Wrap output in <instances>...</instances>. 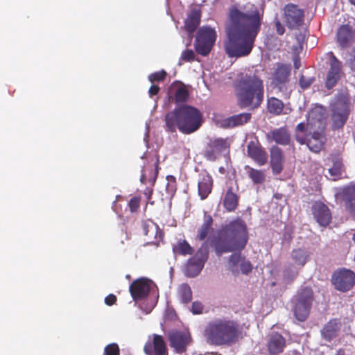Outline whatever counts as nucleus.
I'll return each mask as SVG.
<instances>
[{"label": "nucleus", "instance_id": "1", "mask_svg": "<svg viewBox=\"0 0 355 355\" xmlns=\"http://www.w3.org/2000/svg\"><path fill=\"white\" fill-rule=\"evenodd\" d=\"M261 17L255 8L243 12L234 7L229 12L224 49L229 58L245 57L250 54L260 31Z\"/></svg>", "mask_w": 355, "mask_h": 355}, {"label": "nucleus", "instance_id": "2", "mask_svg": "<svg viewBox=\"0 0 355 355\" xmlns=\"http://www.w3.org/2000/svg\"><path fill=\"white\" fill-rule=\"evenodd\" d=\"M248 234L247 226L241 218H236L223 225L217 236L211 241L216 254L230 252H241L247 245Z\"/></svg>", "mask_w": 355, "mask_h": 355}, {"label": "nucleus", "instance_id": "3", "mask_svg": "<svg viewBox=\"0 0 355 355\" xmlns=\"http://www.w3.org/2000/svg\"><path fill=\"white\" fill-rule=\"evenodd\" d=\"M202 115L196 107L182 105L168 112L165 116L166 130L175 132L178 130L187 135L194 132L201 126Z\"/></svg>", "mask_w": 355, "mask_h": 355}, {"label": "nucleus", "instance_id": "4", "mask_svg": "<svg viewBox=\"0 0 355 355\" xmlns=\"http://www.w3.org/2000/svg\"><path fill=\"white\" fill-rule=\"evenodd\" d=\"M237 104L240 108H258L263 101V81L255 74H246L236 86Z\"/></svg>", "mask_w": 355, "mask_h": 355}, {"label": "nucleus", "instance_id": "5", "mask_svg": "<svg viewBox=\"0 0 355 355\" xmlns=\"http://www.w3.org/2000/svg\"><path fill=\"white\" fill-rule=\"evenodd\" d=\"M241 334L236 322L220 318L209 322L204 332L207 343L216 346H230L239 340Z\"/></svg>", "mask_w": 355, "mask_h": 355}, {"label": "nucleus", "instance_id": "6", "mask_svg": "<svg viewBox=\"0 0 355 355\" xmlns=\"http://www.w3.org/2000/svg\"><path fill=\"white\" fill-rule=\"evenodd\" d=\"M350 99L347 95H340L331 105L332 129L343 128L350 114Z\"/></svg>", "mask_w": 355, "mask_h": 355}, {"label": "nucleus", "instance_id": "7", "mask_svg": "<svg viewBox=\"0 0 355 355\" xmlns=\"http://www.w3.org/2000/svg\"><path fill=\"white\" fill-rule=\"evenodd\" d=\"M291 67L290 64L277 63L272 75L271 84L277 88L281 96L288 99L290 98L291 89L289 88Z\"/></svg>", "mask_w": 355, "mask_h": 355}, {"label": "nucleus", "instance_id": "8", "mask_svg": "<svg viewBox=\"0 0 355 355\" xmlns=\"http://www.w3.org/2000/svg\"><path fill=\"white\" fill-rule=\"evenodd\" d=\"M217 34L214 28L207 26L200 28L194 43L195 50L198 54L207 56L211 52Z\"/></svg>", "mask_w": 355, "mask_h": 355}, {"label": "nucleus", "instance_id": "9", "mask_svg": "<svg viewBox=\"0 0 355 355\" xmlns=\"http://www.w3.org/2000/svg\"><path fill=\"white\" fill-rule=\"evenodd\" d=\"M313 300V294L311 288H303L297 293L295 300L293 313L299 321H305L308 318Z\"/></svg>", "mask_w": 355, "mask_h": 355}, {"label": "nucleus", "instance_id": "10", "mask_svg": "<svg viewBox=\"0 0 355 355\" xmlns=\"http://www.w3.org/2000/svg\"><path fill=\"white\" fill-rule=\"evenodd\" d=\"M331 282L337 291L347 292L355 286V272L346 268L337 270L332 275Z\"/></svg>", "mask_w": 355, "mask_h": 355}, {"label": "nucleus", "instance_id": "11", "mask_svg": "<svg viewBox=\"0 0 355 355\" xmlns=\"http://www.w3.org/2000/svg\"><path fill=\"white\" fill-rule=\"evenodd\" d=\"M304 12L297 5L286 4L284 8V20L290 29L298 28L303 23Z\"/></svg>", "mask_w": 355, "mask_h": 355}, {"label": "nucleus", "instance_id": "12", "mask_svg": "<svg viewBox=\"0 0 355 355\" xmlns=\"http://www.w3.org/2000/svg\"><path fill=\"white\" fill-rule=\"evenodd\" d=\"M169 344L178 354L184 353L191 343L192 338L189 331L175 330L168 333Z\"/></svg>", "mask_w": 355, "mask_h": 355}, {"label": "nucleus", "instance_id": "13", "mask_svg": "<svg viewBox=\"0 0 355 355\" xmlns=\"http://www.w3.org/2000/svg\"><path fill=\"white\" fill-rule=\"evenodd\" d=\"M315 221L322 227H327L332 221V214L329 207L321 201L314 202L311 208Z\"/></svg>", "mask_w": 355, "mask_h": 355}, {"label": "nucleus", "instance_id": "14", "mask_svg": "<svg viewBox=\"0 0 355 355\" xmlns=\"http://www.w3.org/2000/svg\"><path fill=\"white\" fill-rule=\"evenodd\" d=\"M152 281L141 277L134 280L129 286L130 293L135 301L146 298L150 291Z\"/></svg>", "mask_w": 355, "mask_h": 355}, {"label": "nucleus", "instance_id": "15", "mask_svg": "<svg viewBox=\"0 0 355 355\" xmlns=\"http://www.w3.org/2000/svg\"><path fill=\"white\" fill-rule=\"evenodd\" d=\"M228 139L224 138H216L211 139L207 144L204 151V157L209 161L214 162L220 153L229 148Z\"/></svg>", "mask_w": 355, "mask_h": 355}, {"label": "nucleus", "instance_id": "16", "mask_svg": "<svg viewBox=\"0 0 355 355\" xmlns=\"http://www.w3.org/2000/svg\"><path fill=\"white\" fill-rule=\"evenodd\" d=\"M330 57L329 69L327 73L325 87L330 89L333 88L340 79L342 74V64L331 51L329 52Z\"/></svg>", "mask_w": 355, "mask_h": 355}, {"label": "nucleus", "instance_id": "17", "mask_svg": "<svg viewBox=\"0 0 355 355\" xmlns=\"http://www.w3.org/2000/svg\"><path fill=\"white\" fill-rule=\"evenodd\" d=\"M144 351L146 355H168V349L164 338L158 334L153 335V340L146 343Z\"/></svg>", "mask_w": 355, "mask_h": 355}, {"label": "nucleus", "instance_id": "18", "mask_svg": "<svg viewBox=\"0 0 355 355\" xmlns=\"http://www.w3.org/2000/svg\"><path fill=\"white\" fill-rule=\"evenodd\" d=\"M247 153L259 166H263L268 162V153L258 140L250 141L248 144Z\"/></svg>", "mask_w": 355, "mask_h": 355}, {"label": "nucleus", "instance_id": "19", "mask_svg": "<svg viewBox=\"0 0 355 355\" xmlns=\"http://www.w3.org/2000/svg\"><path fill=\"white\" fill-rule=\"evenodd\" d=\"M167 94L168 99L174 101L176 103L186 102L189 96L186 85L178 80L171 84L168 89Z\"/></svg>", "mask_w": 355, "mask_h": 355}, {"label": "nucleus", "instance_id": "20", "mask_svg": "<svg viewBox=\"0 0 355 355\" xmlns=\"http://www.w3.org/2000/svg\"><path fill=\"white\" fill-rule=\"evenodd\" d=\"M152 162H154L153 164L144 166L141 171L140 181L144 184L148 183L153 186L156 182L159 169V156L155 155Z\"/></svg>", "mask_w": 355, "mask_h": 355}, {"label": "nucleus", "instance_id": "21", "mask_svg": "<svg viewBox=\"0 0 355 355\" xmlns=\"http://www.w3.org/2000/svg\"><path fill=\"white\" fill-rule=\"evenodd\" d=\"M286 339L278 332H272L268 335L267 349L270 355H279L284 352Z\"/></svg>", "mask_w": 355, "mask_h": 355}, {"label": "nucleus", "instance_id": "22", "mask_svg": "<svg viewBox=\"0 0 355 355\" xmlns=\"http://www.w3.org/2000/svg\"><path fill=\"white\" fill-rule=\"evenodd\" d=\"M214 180L211 175L207 171H202L198 176V193L201 200H205L211 193Z\"/></svg>", "mask_w": 355, "mask_h": 355}, {"label": "nucleus", "instance_id": "23", "mask_svg": "<svg viewBox=\"0 0 355 355\" xmlns=\"http://www.w3.org/2000/svg\"><path fill=\"white\" fill-rule=\"evenodd\" d=\"M355 39V29L349 24L339 26L336 33V40L342 49L349 47Z\"/></svg>", "mask_w": 355, "mask_h": 355}, {"label": "nucleus", "instance_id": "24", "mask_svg": "<svg viewBox=\"0 0 355 355\" xmlns=\"http://www.w3.org/2000/svg\"><path fill=\"white\" fill-rule=\"evenodd\" d=\"M270 164L273 174L278 175L284 169V156L283 150L277 146H272L270 148Z\"/></svg>", "mask_w": 355, "mask_h": 355}, {"label": "nucleus", "instance_id": "25", "mask_svg": "<svg viewBox=\"0 0 355 355\" xmlns=\"http://www.w3.org/2000/svg\"><path fill=\"white\" fill-rule=\"evenodd\" d=\"M239 187L235 188L228 187L224 193L223 199V207L227 212H234L239 207V196L238 195Z\"/></svg>", "mask_w": 355, "mask_h": 355}, {"label": "nucleus", "instance_id": "26", "mask_svg": "<svg viewBox=\"0 0 355 355\" xmlns=\"http://www.w3.org/2000/svg\"><path fill=\"white\" fill-rule=\"evenodd\" d=\"M269 142H275L282 146H287L291 142V135L286 126L275 128L266 134Z\"/></svg>", "mask_w": 355, "mask_h": 355}, {"label": "nucleus", "instance_id": "27", "mask_svg": "<svg viewBox=\"0 0 355 355\" xmlns=\"http://www.w3.org/2000/svg\"><path fill=\"white\" fill-rule=\"evenodd\" d=\"M142 230L144 234L149 238H153L151 243L158 245L160 241L163 239L164 233L159 226L152 220H146L142 223Z\"/></svg>", "mask_w": 355, "mask_h": 355}, {"label": "nucleus", "instance_id": "28", "mask_svg": "<svg viewBox=\"0 0 355 355\" xmlns=\"http://www.w3.org/2000/svg\"><path fill=\"white\" fill-rule=\"evenodd\" d=\"M214 219L210 214L206 212L204 214L203 223L198 229L196 239L200 241H204L213 232Z\"/></svg>", "mask_w": 355, "mask_h": 355}, {"label": "nucleus", "instance_id": "29", "mask_svg": "<svg viewBox=\"0 0 355 355\" xmlns=\"http://www.w3.org/2000/svg\"><path fill=\"white\" fill-rule=\"evenodd\" d=\"M201 21V11L199 9L192 10L184 20V28L189 36L196 31Z\"/></svg>", "mask_w": 355, "mask_h": 355}, {"label": "nucleus", "instance_id": "30", "mask_svg": "<svg viewBox=\"0 0 355 355\" xmlns=\"http://www.w3.org/2000/svg\"><path fill=\"white\" fill-rule=\"evenodd\" d=\"M250 113H241L233 115L225 119L223 122L224 128H232L247 123L251 119Z\"/></svg>", "mask_w": 355, "mask_h": 355}, {"label": "nucleus", "instance_id": "31", "mask_svg": "<svg viewBox=\"0 0 355 355\" xmlns=\"http://www.w3.org/2000/svg\"><path fill=\"white\" fill-rule=\"evenodd\" d=\"M324 142L325 137L324 134L314 132L311 138L307 140L306 145L311 151L318 153L322 149Z\"/></svg>", "mask_w": 355, "mask_h": 355}, {"label": "nucleus", "instance_id": "32", "mask_svg": "<svg viewBox=\"0 0 355 355\" xmlns=\"http://www.w3.org/2000/svg\"><path fill=\"white\" fill-rule=\"evenodd\" d=\"M285 104L284 102L276 97H268L267 99L268 112L275 116H279L285 114L284 110Z\"/></svg>", "mask_w": 355, "mask_h": 355}, {"label": "nucleus", "instance_id": "33", "mask_svg": "<svg viewBox=\"0 0 355 355\" xmlns=\"http://www.w3.org/2000/svg\"><path fill=\"white\" fill-rule=\"evenodd\" d=\"M338 329V323L336 320H329L321 331L322 338L327 341H331L336 337Z\"/></svg>", "mask_w": 355, "mask_h": 355}, {"label": "nucleus", "instance_id": "34", "mask_svg": "<svg viewBox=\"0 0 355 355\" xmlns=\"http://www.w3.org/2000/svg\"><path fill=\"white\" fill-rule=\"evenodd\" d=\"M343 197L350 214L355 216V185L345 188Z\"/></svg>", "mask_w": 355, "mask_h": 355}, {"label": "nucleus", "instance_id": "35", "mask_svg": "<svg viewBox=\"0 0 355 355\" xmlns=\"http://www.w3.org/2000/svg\"><path fill=\"white\" fill-rule=\"evenodd\" d=\"M244 168L249 178L254 184H261L265 182L266 175L262 170L255 169L248 165Z\"/></svg>", "mask_w": 355, "mask_h": 355}, {"label": "nucleus", "instance_id": "36", "mask_svg": "<svg viewBox=\"0 0 355 355\" xmlns=\"http://www.w3.org/2000/svg\"><path fill=\"white\" fill-rule=\"evenodd\" d=\"M291 255L294 263L300 268L306 263L309 258V252L302 248L293 250Z\"/></svg>", "mask_w": 355, "mask_h": 355}, {"label": "nucleus", "instance_id": "37", "mask_svg": "<svg viewBox=\"0 0 355 355\" xmlns=\"http://www.w3.org/2000/svg\"><path fill=\"white\" fill-rule=\"evenodd\" d=\"M193 248L186 240H179L173 246V252L175 255H191L193 253Z\"/></svg>", "mask_w": 355, "mask_h": 355}, {"label": "nucleus", "instance_id": "38", "mask_svg": "<svg viewBox=\"0 0 355 355\" xmlns=\"http://www.w3.org/2000/svg\"><path fill=\"white\" fill-rule=\"evenodd\" d=\"M329 159L333 164L332 166L329 169V173L334 179L339 178L342 174L343 168L342 159L336 155H331Z\"/></svg>", "mask_w": 355, "mask_h": 355}, {"label": "nucleus", "instance_id": "39", "mask_svg": "<svg viewBox=\"0 0 355 355\" xmlns=\"http://www.w3.org/2000/svg\"><path fill=\"white\" fill-rule=\"evenodd\" d=\"M202 266L203 264L202 263L195 259V258H191L188 261L185 273L189 277H194L198 275Z\"/></svg>", "mask_w": 355, "mask_h": 355}, {"label": "nucleus", "instance_id": "40", "mask_svg": "<svg viewBox=\"0 0 355 355\" xmlns=\"http://www.w3.org/2000/svg\"><path fill=\"white\" fill-rule=\"evenodd\" d=\"M178 294L180 301L184 304H188L192 300V291L187 284H182L180 286Z\"/></svg>", "mask_w": 355, "mask_h": 355}, {"label": "nucleus", "instance_id": "41", "mask_svg": "<svg viewBox=\"0 0 355 355\" xmlns=\"http://www.w3.org/2000/svg\"><path fill=\"white\" fill-rule=\"evenodd\" d=\"M298 275V270L293 264H288L283 271V278L286 283L292 282Z\"/></svg>", "mask_w": 355, "mask_h": 355}, {"label": "nucleus", "instance_id": "42", "mask_svg": "<svg viewBox=\"0 0 355 355\" xmlns=\"http://www.w3.org/2000/svg\"><path fill=\"white\" fill-rule=\"evenodd\" d=\"M208 255L209 244L207 241H204L193 258L204 264L208 258Z\"/></svg>", "mask_w": 355, "mask_h": 355}, {"label": "nucleus", "instance_id": "43", "mask_svg": "<svg viewBox=\"0 0 355 355\" xmlns=\"http://www.w3.org/2000/svg\"><path fill=\"white\" fill-rule=\"evenodd\" d=\"M242 259L240 253H234L230 256L229 267L234 273H238L237 266L240 265Z\"/></svg>", "mask_w": 355, "mask_h": 355}, {"label": "nucleus", "instance_id": "44", "mask_svg": "<svg viewBox=\"0 0 355 355\" xmlns=\"http://www.w3.org/2000/svg\"><path fill=\"white\" fill-rule=\"evenodd\" d=\"M166 76V72L164 70H161L150 74L148 76V80L151 83L163 81Z\"/></svg>", "mask_w": 355, "mask_h": 355}, {"label": "nucleus", "instance_id": "45", "mask_svg": "<svg viewBox=\"0 0 355 355\" xmlns=\"http://www.w3.org/2000/svg\"><path fill=\"white\" fill-rule=\"evenodd\" d=\"M103 355H120L119 347L116 343H110L105 346Z\"/></svg>", "mask_w": 355, "mask_h": 355}, {"label": "nucleus", "instance_id": "46", "mask_svg": "<svg viewBox=\"0 0 355 355\" xmlns=\"http://www.w3.org/2000/svg\"><path fill=\"white\" fill-rule=\"evenodd\" d=\"M195 59V53L191 49H186L182 51L180 60L184 62H193Z\"/></svg>", "mask_w": 355, "mask_h": 355}, {"label": "nucleus", "instance_id": "47", "mask_svg": "<svg viewBox=\"0 0 355 355\" xmlns=\"http://www.w3.org/2000/svg\"><path fill=\"white\" fill-rule=\"evenodd\" d=\"M240 268L243 274L248 275L252 270V266L250 261L246 260L244 257L240 263Z\"/></svg>", "mask_w": 355, "mask_h": 355}, {"label": "nucleus", "instance_id": "48", "mask_svg": "<svg viewBox=\"0 0 355 355\" xmlns=\"http://www.w3.org/2000/svg\"><path fill=\"white\" fill-rule=\"evenodd\" d=\"M140 197H133L130 200L128 205L132 213L136 212L138 210L140 206Z\"/></svg>", "mask_w": 355, "mask_h": 355}, {"label": "nucleus", "instance_id": "49", "mask_svg": "<svg viewBox=\"0 0 355 355\" xmlns=\"http://www.w3.org/2000/svg\"><path fill=\"white\" fill-rule=\"evenodd\" d=\"M315 80L314 78H306L303 75H302L300 78L299 83L302 88L307 89Z\"/></svg>", "mask_w": 355, "mask_h": 355}, {"label": "nucleus", "instance_id": "50", "mask_svg": "<svg viewBox=\"0 0 355 355\" xmlns=\"http://www.w3.org/2000/svg\"><path fill=\"white\" fill-rule=\"evenodd\" d=\"M203 308H204L203 305H202V304L201 302H194L192 304L191 311L194 314H200V313H202Z\"/></svg>", "mask_w": 355, "mask_h": 355}, {"label": "nucleus", "instance_id": "51", "mask_svg": "<svg viewBox=\"0 0 355 355\" xmlns=\"http://www.w3.org/2000/svg\"><path fill=\"white\" fill-rule=\"evenodd\" d=\"M117 300L116 296L114 294H110L105 298V303L107 306H112Z\"/></svg>", "mask_w": 355, "mask_h": 355}, {"label": "nucleus", "instance_id": "52", "mask_svg": "<svg viewBox=\"0 0 355 355\" xmlns=\"http://www.w3.org/2000/svg\"><path fill=\"white\" fill-rule=\"evenodd\" d=\"M275 25L277 33L279 35H282L285 32V28H284V26L282 24L280 21L277 18L275 19Z\"/></svg>", "mask_w": 355, "mask_h": 355}, {"label": "nucleus", "instance_id": "53", "mask_svg": "<svg viewBox=\"0 0 355 355\" xmlns=\"http://www.w3.org/2000/svg\"><path fill=\"white\" fill-rule=\"evenodd\" d=\"M166 179L168 180V186L167 187H171L172 190H175L176 188V180L175 178L173 175H168L166 177Z\"/></svg>", "mask_w": 355, "mask_h": 355}, {"label": "nucleus", "instance_id": "54", "mask_svg": "<svg viewBox=\"0 0 355 355\" xmlns=\"http://www.w3.org/2000/svg\"><path fill=\"white\" fill-rule=\"evenodd\" d=\"M159 91V87L157 85H153L149 88L148 94H149L150 96H153L157 95L158 94Z\"/></svg>", "mask_w": 355, "mask_h": 355}, {"label": "nucleus", "instance_id": "55", "mask_svg": "<svg viewBox=\"0 0 355 355\" xmlns=\"http://www.w3.org/2000/svg\"><path fill=\"white\" fill-rule=\"evenodd\" d=\"M305 130H306V125L304 123H300L296 126V131H297V132H304L305 131Z\"/></svg>", "mask_w": 355, "mask_h": 355}, {"label": "nucleus", "instance_id": "56", "mask_svg": "<svg viewBox=\"0 0 355 355\" xmlns=\"http://www.w3.org/2000/svg\"><path fill=\"white\" fill-rule=\"evenodd\" d=\"M296 137V140L300 144H304L306 143H307V141L306 139V138L303 137H300L299 135H296L295 136Z\"/></svg>", "mask_w": 355, "mask_h": 355}, {"label": "nucleus", "instance_id": "57", "mask_svg": "<svg viewBox=\"0 0 355 355\" xmlns=\"http://www.w3.org/2000/svg\"><path fill=\"white\" fill-rule=\"evenodd\" d=\"M153 193V190L152 189H147L145 192H144V194L145 196L147 197L148 199H150L151 195Z\"/></svg>", "mask_w": 355, "mask_h": 355}, {"label": "nucleus", "instance_id": "58", "mask_svg": "<svg viewBox=\"0 0 355 355\" xmlns=\"http://www.w3.org/2000/svg\"><path fill=\"white\" fill-rule=\"evenodd\" d=\"M294 67L295 69H299L300 67V62L299 60H295L294 61Z\"/></svg>", "mask_w": 355, "mask_h": 355}, {"label": "nucleus", "instance_id": "59", "mask_svg": "<svg viewBox=\"0 0 355 355\" xmlns=\"http://www.w3.org/2000/svg\"><path fill=\"white\" fill-rule=\"evenodd\" d=\"M317 111H318V108L312 110L311 112V114L313 115Z\"/></svg>", "mask_w": 355, "mask_h": 355}, {"label": "nucleus", "instance_id": "60", "mask_svg": "<svg viewBox=\"0 0 355 355\" xmlns=\"http://www.w3.org/2000/svg\"><path fill=\"white\" fill-rule=\"evenodd\" d=\"M219 171L221 173H223L224 171H225V168L223 167H220L219 168Z\"/></svg>", "mask_w": 355, "mask_h": 355}, {"label": "nucleus", "instance_id": "61", "mask_svg": "<svg viewBox=\"0 0 355 355\" xmlns=\"http://www.w3.org/2000/svg\"><path fill=\"white\" fill-rule=\"evenodd\" d=\"M349 1L354 6H355V0H349Z\"/></svg>", "mask_w": 355, "mask_h": 355}, {"label": "nucleus", "instance_id": "62", "mask_svg": "<svg viewBox=\"0 0 355 355\" xmlns=\"http://www.w3.org/2000/svg\"><path fill=\"white\" fill-rule=\"evenodd\" d=\"M211 355H220V354H218V353H217V352H211Z\"/></svg>", "mask_w": 355, "mask_h": 355}, {"label": "nucleus", "instance_id": "63", "mask_svg": "<svg viewBox=\"0 0 355 355\" xmlns=\"http://www.w3.org/2000/svg\"><path fill=\"white\" fill-rule=\"evenodd\" d=\"M352 240L354 243H355V234L353 235Z\"/></svg>", "mask_w": 355, "mask_h": 355}]
</instances>
